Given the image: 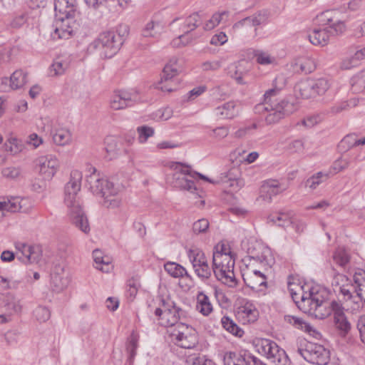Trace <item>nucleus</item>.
<instances>
[{
  "mask_svg": "<svg viewBox=\"0 0 365 365\" xmlns=\"http://www.w3.org/2000/svg\"><path fill=\"white\" fill-rule=\"evenodd\" d=\"M123 39L120 34L113 31L101 33L98 37L89 45L91 51H96L105 58L113 57L120 49Z\"/></svg>",
  "mask_w": 365,
  "mask_h": 365,
  "instance_id": "0eeeda50",
  "label": "nucleus"
},
{
  "mask_svg": "<svg viewBox=\"0 0 365 365\" xmlns=\"http://www.w3.org/2000/svg\"><path fill=\"white\" fill-rule=\"evenodd\" d=\"M34 316L38 322L43 323L50 319L51 312L46 307L39 306L34 311Z\"/></svg>",
  "mask_w": 365,
  "mask_h": 365,
  "instance_id": "3c124183",
  "label": "nucleus"
},
{
  "mask_svg": "<svg viewBox=\"0 0 365 365\" xmlns=\"http://www.w3.org/2000/svg\"><path fill=\"white\" fill-rule=\"evenodd\" d=\"M359 64V60L355 58L354 54L352 56L344 58L340 65V67L343 70H349L352 68L356 67Z\"/></svg>",
  "mask_w": 365,
  "mask_h": 365,
  "instance_id": "680f3d73",
  "label": "nucleus"
},
{
  "mask_svg": "<svg viewBox=\"0 0 365 365\" xmlns=\"http://www.w3.org/2000/svg\"><path fill=\"white\" fill-rule=\"evenodd\" d=\"M356 327L359 331L361 339L365 344V314H361L359 317Z\"/></svg>",
  "mask_w": 365,
  "mask_h": 365,
  "instance_id": "338daca9",
  "label": "nucleus"
},
{
  "mask_svg": "<svg viewBox=\"0 0 365 365\" xmlns=\"http://www.w3.org/2000/svg\"><path fill=\"white\" fill-rule=\"evenodd\" d=\"M58 158L52 155L40 156L35 160V168L43 180H50L59 168Z\"/></svg>",
  "mask_w": 365,
  "mask_h": 365,
  "instance_id": "dca6fc26",
  "label": "nucleus"
},
{
  "mask_svg": "<svg viewBox=\"0 0 365 365\" xmlns=\"http://www.w3.org/2000/svg\"><path fill=\"white\" fill-rule=\"evenodd\" d=\"M173 183L175 187H179L190 192L195 190L194 182L188 180L186 177H182L181 180L179 182H173Z\"/></svg>",
  "mask_w": 365,
  "mask_h": 365,
  "instance_id": "e2e57ef3",
  "label": "nucleus"
},
{
  "mask_svg": "<svg viewBox=\"0 0 365 365\" xmlns=\"http://www.w3.org/2000/svg\"><path fill=\"white\" fill-rule=\"evenodd\" d=\"M288 289L293 301L303 312L314 317H322L327 314L324 307L327 305L324 291H314V289H312L309 293L297 292V290L292 288L290 281L288 282Z\"/></svg>",
  "mask_w": 365,
  "mask_h": 365,
  "instance_id": "39448f33",
  "label": "nucleus"
},
{
  "mask_svg": "<svg viewBox=\"0 0 365 365\" xmlns=\"http://www.w3.org/2000/svg\"><path fill=\"white\" fill-rule=\"evenodd\" d=\"M82 173L74 170L71 171L69 181L65 186L64 203L68 209L70 222L85 234L89 233L91 228L87 216L83 210L78 193L81 190Z\"/></svg>",
  "mask_w": 365,
  "mask_h": 365,
  "instance_id": "f257e3e1",
  "label": "nucleus"
},
{
  "mask_svg": "<svg viewBox=\"0 0 365 365\" xmlns=\"http://www.w3.org/2000/svg\"><path fill=\"white\" fill-rule=\"evenodd\" d=\"M222 327L230 334L241 337L244 334V331L229 317L224 316L221 319Z\"/></svg>",
  "mask_w": 365,
  "mask_h": 365,
  "instance_id": "37998d69",
  "label": "nucleus"
},
{
  "mask_svg": "<svg viewBox=\"0 0 365 365\" xmlns=\"http://www.w3.org/2000/svg\"><path fill=\"white\" fill-rule=\"evenodd\" d=\"M286 190L282 187L281 184L275 180H269L262 184L260 188V197L266 202H271L273 196H275Z\"/></svg>",
  "mask_w": 365,
  "mask_h": 365,
  "instance_id": "bb28decb",
  "label": "nucleus"
},
{
  "mask_svg": "<svg viewBox=\"0 0 365 365\" xmlns=\"http://www.w3.org/2000/svg\"><path fill=\"white\" fill-rule=\"evenodd\" d=\"M27 75L22 70H16L10 77V86L12 89H19L26 83Z\"/></svg>",
  "mask_w": 365,
  "mask_h": 365,
  "instance_id": "c03bdc74",
  "label": "nucleus"
},
{
  "mask_svg": "<svg viewBox=\"0 0 365 365\" xmlns=\"http://www.w3.org/2000/svg\"><path fill=\"white\" fill-rule=\"evenodd\" d=\"M255 57L258 63L261 65L272 64L275 61V58L271 56L268 53L257 51L255 53Z\"/></svg>",
  "mask_w": 365,
  "mask_h": 365,
  "instance_id": "5fc2aeb1",
  "label": "nucleus"
},
{
  "mask_svg": "<svg viewBox=\"0 0 365 365\" xmlns=\"http://www.w3.org/2000/svg\"><path fill=\"white\" fill-rule=\"evenodd\" d=\"M268 220L280 227H287L293 222V217L290 213L282 212L271 214Z\"/></svg>",
  "mask_w": 365,
  "mask_h": 365,
  "instance_id": "ea45409f",
  "label": "nucleus"
},
{
  "mask_svg": "<svg viewBox=\"0 0 365 365\" xmlns=\"http://www.w3.org/2000/svg\"><path fill=\"white\" fill-rule=\"evenodd\" d=\"M190 365H216L212 360L204 359L200 356H192L189 358L188 361Z\"/></svg>",
  "mask_w": 365,
  "mask_h": 365,
  "instance_id": "774afa93",
  "label": "nucleus"
},
{
  "mask_svg": "<svg viewBox=\"0 0 365 365\" xmlns=\"http://www.w3.org/2000/svg\"><path fill=\"white\" fill-rule=\"evenodd\" d=\"M201 21V18L198 13L195 12L190 14L183 21L182 31L184 34L180 35L178 38L173 41L174 46H180L181 44L185 46L192 39L188 36V34L195 30Z\"/></svg>",
  "mask_w": 365,
  "mask_h": 365,
  "instance_id": "412c9836",
  "label": "nucleus"
},
{
  "mask_svg": "<svg viewBox=\"0 0 365 365\" xmlns=\"http://www.w3.org/2000/svg\"><path fill=\"white\" fill-rule=\"evenodd\" d=\"M1 174L6 178L16 179L20 175L21 170L19 168L7 167L2 170Z\"/></svg>",
  "mask_w": 365,
  "mask_h": 365,
  "instance_id": "0e129e2a",
  "label": "nucleus"
},
{
  "mask_svg": "<svg viewBox=\"0 0 365 365\" xmlns=\"http://www.w3.org/2000/svg\"><path fill=\"white\" fill-rule=\"evenodd\" d=\"M173 171V179L175 182H179L181 180L182 177L190 176L191 178H195V176H199L201 179L207 180L210 182H213L211 180H210L206 176L198 173L197 172H194L191 170V167L187 165L182 164L181 163L175 162L173 163L170 167Z\"/></svg>",
  "mask_w": 365,
  "mask_h": 365,
  "instance_id": "a878e982",
  "label": "nucleus"
},
{
  "mask_svg": "<svg viewBox=\"0 0 365 365\" xmlns=\"http://www.w3.org/2000/svg\"><path fill=\"white\" fill-rule=\"evenodd\" d=\"M48 123V131L52 135L53 143L59 146H66L72 142V133L66 127L57 125L53 120L46 119Z\"/></svg>",
  "mask_w": 365,
  "mask_h": 365,
  "instance_id": "6ab92c4d",
  "label": "nucleus"
},
{
  "mask_svg": "<svg viewBox=\"0 0 365 365\" xmlns=\"http://www.w3.org/2000/svg\"><path fill=\"white\" fill-rule=\"evenodd\" d=\"M334 10H327L317 16V21L321 27H328L332 33L342 34L345 25L337 16Z\"/></svg>",
  "mask_w": 365,
  "mask_h": 365,
  "instance_id": "a211bd4d",
  "label": "nucleus"
},
{
  "mask_svg": "<svg viewBox=\"0 0 365 365\" xmlns=\"http://www.w3.org/2000/svg\"><path fill=\"white\" fill-rule=\"evenodd\" d=\"M234 266L235 258L230 248L225 244H217L212 255V272L217 280L230 287L237 285Z\"/></svg>",
  "mask_w": 365,
  "mask_h": 365,
  "instance_id": "20e7f679",
  "label": "nucleus"
},
{
  "mask_svg": "<svg viewBox=\"0 0 365 365\" xmlns=\"http://www.w3.org/2000/svg\"><path fill=\"white\" fill-rule=\"evenodd\" d=\"M247 61L245 60L239 61L230 64L227 68L228 75L234 78L238 83L242 84L243 76L247 73Z\"/></svg>",
  "mask_w": 365,
  "mask_h": 365,
  "instance_id": "7c9ffc66",
  "label": "nucleus"
},
{
  "mask_svg": "<svg viewBox=\"0 0 365 365\" xmlns=\"http://www.w3.org/2000/svg\"><path fill=\"white\" fill-rule=\"evenodd\" d=\"M188 257L192 263L196 275L201 279H209L212 272L208 264V260L202 250L198 248L190 249L188 252Z\"/></svg>",
  "mask_w": 365,
  "mask_h": 365,
  "instance_id": "ddd939ff",
  "label": "nucleus"
},
{
  "mask_svg": "<svg viewBox=\"0 0 365 365\" xmlns=\"http://www.w3.org/2000/svg\"><path fill=\"white\" fill-rule=\"evenodd\" d=\"M227 11H222L221 13H216L213 14L212 18L205 23L204 29L205 30H211L214 29L221 22V21L223 19V16H227Z\"/></svg>",
  "mask_w": 365,
  "mask_h": 365,
  "instance_id": "603ef678",
  "label": "nucleus"
},
{
  "mask_svg": "<svg viewBox=\"0 0 365 365\" xmlns=\"http://www.w3.org/2000/svg\"><path fill=\"white\" fill-rule=\"evenodd\" d=\"M295 88L304 98H309L316 96L312 80L301 81L296 86Z\"/></svg>",
  "mask_w": 365,
  "mask_h": 365,
  "instance_id": "79ce46f5",
  "label": "nucleus"
},
{
  "mask_svg": "<svg viewBox=\"0 0 365 365\" xmlns=\"http://www.w3.org/2000/svg\"><path fill=\"white\" fill-rule=\"evenodd\" d=\"M178 59L173 58L165 66L157 88L164 92H172L176 89L175 77L178 75Z\"/></svg>",
  "mask_w": 365,
  "mask_h": 365,
  "instance_id": "4468645a",
  "label": "nucleus"
},
{
  "mask_svg": "<svg viewBox=\"0 0 365 365\" xmlns=\"http://www.w3.org/2000/svg\"><path fill=\"white\" fill-rule=\"evenodd\" d=\"M30 209V201L28 198L11 197L0 201V219L4 217V212H15L20 211L27 212Z\"/></svg>",
  "mask_w": 365,
  "mask_h": 365,
  "instance_id": "aec40b11",
  "label": "nucleus"
},
{
  "mask_svg": "<svg viewBox=\"0 0 365 365\" xmlns=\"http://www.w3.org/2000/svg\"><path fill=\"white\" fill-rule=\"evenodd\" d=\"M138 141L140 143H145L148 138L153 136L154 134L153 128L148 126H140L138 129Z\"/></svg>",
  "mask_w": 365,
  "mask_h": 365,
  "instance_id": "4d7b16f0",
  "label": "nucleus"
},
{
  "mask_svg": "<svg viewBox=\"0 0 365 365\" xmlns=\"http://www.w3.org/2000/svg\"><path fill=\"white\" fill-rule=\"evenodd\" d=\"M69 278L66 274L59 273L51 274V287L53 290L60 292L64 290L69 284Z\"/></svg>",
  "mask_w": 365,
  "mask_h": 365,
  "instance_id": "e433bc0d",
  "label": "nucleus"
},
{
  "mask_svg": "<svg viewBox=\"0 0 365 365\" xmlns=\"http://www.w3.org/2000/svg\"><path fill=\"white\" fill-rule=\"evenodd\" d=\"M235 316L244 324L253 323L258 318V311L251 302H245L237 308Z\"/></svg>",
  "mask_w": 365,
  "mask_h": 365,
  "instance_id": "b1692460",
  "label": "nucleus"
},
{
  "mask_svg": "<svg viewBox=\"0 0 365 365\" xmlns=\"http://www.w3.org/2000/svg\"><path fill=\"white\" fill-rule=\"evenodd\" d=\"M333 259L339 266L344 267L349 262V255L344 248L339 247L334 253Z\"/></svg>",
  "mask_w": 365,
  "mask_h": 365,
  "instance_id": "09e8293b",
  "label": "nucleus"
},
{
  "mask_svg": "<svg viewBox=\"0 0 365 365\" xmlns=\"http://www.w3.org/2000/svg\"><path fill=\"white\" fill-rule=\"evenodd\" d=\"M338 33H332L328 27H319L314 29L308 38L311 43L316 46H326L331 36L339 35Z\"/></svg>",
  "mask_w": 365,
  "mask_h": 365,
  "instance_id": "c85d7f7f",
  "label": "nucleus"
},
{
  "mask_svg": "<svg viewBox=\"0 0 365 365\" xmlns=\"http://www.w3.org/2000/svg\"><path fill=\"white\" fill-rule=\"evenodd\" d=\"M304 149V143L302 140H292L287 145V150L290 153H301Z\"/></svg>",
  "mask_w": 365,
  "mask_h": 365,
  "instance_id": "6e6d98bb",
  "label": "nucleus"
},
{
  "mask_svg": "<svg viewBox=\"0 0 365 365\" xmlns=\"http://www.w3.org/2000/svg\"><path fill=\"white\" fill-rule=\"evenodd\" d=\"M331 286L334 292L341 294L345 299H350L352 297V293L356 291L351 279L339 273L334 274Z\"/></svg>",
  "mask_w": 365,
  "mask_h": 365,
  "instance_id": "4be33fe9",
  "label": "nucleus"
},
{
  "mask_svg": "<svg viewBox=\"0 0 365 365\" xmlns=\"http://www.w3.org/2000/svg\"><path fill=\"white\" fill-rule=\"evenodd\" d=\"M312 83L314 85V92L316 95L324 94L331 86V81L326 77H322L316 80H312Z\"/></svg>",
  "mask_w": 365,
  "mask_h": 365,
  "instance_id": "a18cd8bd",
  "label": "nucleus"
},
{
  "mask_svg": "<svg viewBox=\"0 0 365 365\" xmlns=\"http://www.w3.org/2000/svg\"><path fill=\"white\" fill-rule=\"evenodd\" d=\"M257 128V124L255 123L242 127L235 133V137L238 138L245 137L247 135L252 134Z\"/></svg>",
  "mask_w": 365,
  "mask_h": 365,
  "instance_id": "bf43d9fd",
  "label": "nucleus"
},
{
  "mask_svg": "<svg viewBox=\"0 0 365 365\" xmlns=\"http://www.w3.org/2000/svg\"><path fill=\"white\" fill-rule=\"evenodd\" d=\"M257 351L267 357L275 365H290V360L285 351L281 349L276 342L262 339L256 344Z\"/></svg>",
  "mask_w": 365,
  "mask_h": 365,
  "instance_id": "1a4fd4ad",
  "label": "nucleus"
},
{
  "mask_svg": "<svg viewBox=\"0 0 365 365\" xmlns=\"http://www.w3.org/2000/svg\"><path fill=\"white\" fill-rule=\"evenodd\" d=\"M209 228V222L206 219H200L195 222L192 225V230L195 234L205 233Z\"/></svg>",
  "mask_w": 365,
  "mask_h": 365,
  "instance_id": "13d9d810",
  "label": "nucleus"
},
{
  "mask_svg": "<svg viewBox=\"0 0 365 365\" xmlns=\"http://www.w3.org/2000/svg\"><path fill=\"white\" fill-rule=\"evenodd\" d=\"M154 313L160 325L171 328H175L184 316L182 309L170 299H162L160 306L155 309Z\"/></svg>",
  "mask_w": 365,
  "mask_h": 365,
  "instance_id": "6e6552de",
  "label": "nucleus"
},
{
  "mask_svg": "<svg viewBox=\"0 0 365 365\" xmlns=\"http://www.w3.org/2000/svg\"><path fill=\"white\" fill-rule=\"evenodd\" d=\"M76 6V0H55L54 9L56 12L62 14L59 17V22L56 21V28L53 34L54 38H68L73 32L75 22L72 20Z\"/></svg>",
  "mask_w": 365,
  "mask_h": 365,
  "instance_id": "423d86ee",
  "label": "nucleus"
},
{
  "mask_svg": "<svg viewBox=\"0 0 365 365\" xmlns=\"http://www.w3.org/2000/svg\"><path fill=\"white\" fill-rule=\"evenodd\" d=\"M242 249L250 259L256 260L264 265L271 266L274 262L271 250L254 239L242 241Z\"/></svg>",
  "mask_w": 365,
  "mask_h": 365,
  "instance_id": "9d476101",
  "label": "nucleus"
},
{
  "mask_svg": "<svg viewBox=\"0 0 365 365\" xmlns=\"http://www.w3.org/2000/svg\"><path fill=\"white\" fill-rule=\"evenodd\" d=\"M284 320L287 324H289L296 329H301L309 334L315 332L314 329L309 324L304 322L302 318L293 315H284Z\"/></svg>",
  "mask_w": 365,
  "mask_h": 365,
  "instance_id": "f704fd0d",
  "label": "nucleus"
},
{
  "mask_svg": "<svg viewBox=\"0 0 365 365\" xmlns=\"http://www.w3.org/2000/svg\"><path fill=\"white\" fill-rule=\"evenodd\" d=\"M196 309L203 316H209L213 311V306L210 297L203 292L197 295Z\"/></svg>",
  "mask_w": 365,
  "mask_h": 365,
  "instance_id": "72a5a7b5",
  "label": "nucleus"
},
{
  "mask_svg": "<svg viewBox=\"0 0 365 365\" xmlns=\"http://www.w3.org/2000/svg\"><path fill=\"white\" fill-rule=\"evenodd\" d=\"M4 307L9 314H19L22 310V306L19 299L14 295L8 294L4 300Z\"/></svg>",
  "mask_w": 365,
  "mask_h": 365,
  "instance_id": "58836bf2",
  "label": "nucleus"
},
{
  "mask_svg": "<svg viewBox=\"0 0 365 365\" xmlns=\"http://www.w3.org/2000/svg\"><path fill=\"white\" fill-rule=\"evenodd\" d=\"M86 175V186L94 195L103 197V205L109 209L118 207L122 201L120 187L101 177L96 168L90 167Z\"/></svg>",
  "mask_w": 365,
  "mask_h": 365,
  "instance_id": "7ed1b4c3",
  "label": "nucleus"
},
{
  "mask_svg": "<svg viewBox=\"0 0 365 365\" xmlns=\"http://www.w3.org/2000/svg\"><path fill=\"white\" fill-rule=\"evenodd\" d=\"M70 60L67 56H58L56 58L49 68V75L51 76L63 75L68 68Z\"/></svg>",
  "mask_w": 365,
  "mask_h": 365,
  "instance_id": "2f4dec72",
  "label": "nucleus"
},
{
  "mask_svg": "<svg viewBox=\"0 0 365 365\" xmlns=\"http://www.w3.org/2000/svg\"><path fill=\"white\" fill-rule=\"evenodd\" d=\"M316 68L314 60L311 57H302L296 60L294 69L304 73H312Z\"/></svg>",
  "mask_w": 365,
  "mask_h": 365,
  "instance_id": "c9c22d12",
  "label": "nucleus"
},
{
  "mask_svg": "<svg viewBox=\"0 0 365 365\" xmlns=\"http://www.w3.org/2000/svg\"><path fill=\"white\" fill-rule=\"evenodd\" d=\"M280 90L274 88L267 91L263 102L255 106V113L265 115V121L268 124L276 123L282 118L294 113L297 106L294 101L285 99L279 100L277 97Z\"/></svg>",
  "mask_w": 365,
  "mask_h": 365,
  "instance_id": "f03ea898",
  "label": "nucleus"
},
{
  "mask_svg": "<svg viewBox=\"0 0 365 365\" xmlns=\"http://www.w3.org/2000/svg\"><path fill=\"white\" fill-rule=\"evenodd\" d=\"M242 278L245 284L252 289L258 290L260 287L266 286L267 284V277L263 273L248 267L243 272Z\"/></svg>",
  "mask_w": 365,
  "mask_h": 365,
  "instance_id": "393cba45",
  "label": "nucleus"
},
{
  "mask_svg": "<svg viewBox=\"0 0 365 365\" xmlns=\"http://www.w3.org/2000/svg\"><path fill=\"white\" fill-rule=\"evenodd\" d=\"M238 169L232 168L224 176L221 178V181L224 184H227L229 187H238Z\"/></svg>",
  "mask_w": 365,
  "mask_h": 365,
  "instance_id": "de8ad7c7",
  "label": "nucleus"
},
{
  "mask_svg": "<svg viewBox=\"0 0 365 365\" xmlns=\"http://www.w3.org/2000/svg\"><path fill=\"white\" fill-rule=\"evenodd\" d=\"M139 101L138 93L134 91H115L109 101L110 108L114 110L125 109Z\"/></svg>",
  "mask_w": 365,
  "mask_h": 365,
  "instance_id": "f3484780",
  "label": "nucleus"
},
{
  "mask_svg": "<svg viewBox=\"0 0 365 365\" xmlns=\"http://www.w3.org/2000/svg\"><path fill=\"white\" fill-rule=\"evenodd\" d=\"M297 352L307 361L317 364L326 365L329 361V352L323 346L308 342L304 349L299 348Z\"/></svg>",
  "mask_w": 365,
  "mask_h": 365,
  "instance_id": "f8f14e48",
  "label": "nucleus"
},
{
  "mask_svg": "<svg viewBox=\"0 0 365 365\" xmlns=\"http://www.w3.org/2000/svg\"><path fill=\"white\" fill-rule=\"evenodd\" d=\"M356 146V136L354 134L346 135L340 142L339 147L344 150Z\"/></svg>",
  "mask_w": 365,
  "mask_h": 365,
  "instance_id": "052dcab7",
  "label": "nucleus"
},
{
  "mask_svg": "<svg viewBox=\"0 0 365 365\" xmlns=\"http://www.w3.org/2000/svg\"><path fill=\"white\" fill-rule=\"evenodd\" d=\"M329 178V173L318 172L308 178L305 182V186L312 190L316 189L322 182Z\"/></svg>",
  "mask_w": 365,
  "mask_h": 365,
  "instance_id": "49530a36",
  "label": "nucleus"
},
{
  "mask_svg": "<svg viewBox=\"0 0 365 365\" xmlns=\"http://www.w3.org/2000/svg\"><path fill=\"white\" fill-rule=\"evenodd\" d=\"M164 269L168 272V274H169L173 277L179 278L183 277L185 276L190 277V275L187 272L185 268L176 262H166L164 264Z\"/></svg>",
  "mask_w": 365,
  "mask_h": 365,
  "instance_id": "4c0bfd02",
  "label": "nucleus"
},
{
  "mask_svg": "<svg viewBox=\"0 0 365 365\" xmlns=\"http://www.w3.org/2000/svg\"><path fill=\"white\" fill-rule=\"evenodd\" d=\"M18 252L17 259L23 263L37 262L40 259V250L36 246H32L24 243H19L16 245Z\"/></svg>",
  "mask_w": 365,
  "mask_h": 365,
  "instance_id": "5701e85b",
  "label": "nucleus"
},
{
  "mask_svg": "<svg viewBox=\"0 0 365 365\" xmlns=\"http://www.w3.org/2000/svg\"><path fill=\"white\" fill-rule=\"evenodd\" d=\"M252 355L250 354L242 355H237L234 352L226 353L224 356L225 365H252L251 361Z\"/></svg>",
  "mask_w": 365,
  "mask_h": 365,
  "instance_id": "473e14b6",
  "label": "nucleus"
},
{
  "mask_svg": "<svg viewBox=\"0 0 365 365\" xmlns=\"http://www.w3.org/2000/svg\"><path fill=\"white\" fill-rule=\"evenodd\" d=\"M267 20V15L266 12H258L252 16L246 17L237 22H236L233 28L239 29L241 28L255 27V35L257 34V26L266 24Z\"/></svg>",
  "mask_w": 365,
  "mask_h": 365,
  "instance_id": "cd10ccee",
  "label": "nucleus"
},
{
  "mask_svg": "<svg viewBox=\"0 0 365 365\" xmlns=\"http://www.w3.org/2000/svg\"><path fill=\"white\" fill-rule=\"evenodd\" d=\"M163 30V26L158 21H150L148 22L142 30L143 37L156 38Z\"/></svg>",
  "mask_w": 365,
  "mask_h": 365,
  "instance_id": "a19ab883",
  "label": "nucleus"
},
{
  "mask_svg": "<svg viewBox=\"0 0 365 365\" xmlns=\"http://www.w3.org/2000/svg\"><path fill=\"white\" fill-rule=\"evenodd\" d=\"M214 113L220 119H232L239 114L237 104L232 101L218 106L215 108Z\"/></svg>",
  "mask_w": 365,
  "mask_h": 365,
  "instance_id": "c756f323",
  "label": "nucleus"
},
{
  "mask_svg": "<svg viewBox=\"0 0 365 365\" xmlns=\"http://www.w3.org/2000/svg\"><path fill=\"white\" fill-rule=\"evenodd\" d=\"M229 134V129L225 126H220L211 130L210 135L217 139H223Z\"/></svg>",
  "mask_w": 365,
  "mask_h": 365,
  "instance_id": "69168bd1",
  "label": "nucleus"
},
{
  "mask_svg": "<svg viewBox=\"0 0 365 365\" xmlns=\"http://www.w3.org/2000/svg\"><path fill=\"white\" fill-rule=\"evenodd\" d=\"M138 348V339L132 335L126 346V350L128 354V361L132 364L136 355V349Z\"/></svg>",
  "mask_w": 365,
  "mask_h": 365,
  "instance_id": "8fccbe9b",
  "label": "nucleus"
},
{
  "mask_svg": "<svg viewBox=\"0 0 365 365\" xmlns=\"http://www.w3.org/2000/svg\"><path fill=\"white\" fill-rule=\"evenodd\" d=\"M170 336L177 346L184 349H192L197 343L195 330L184 323H180L173 328Z\"/></svg>",
  "mask_w": 365,
  "mask_h": 365,
  "instance_id": "9b49d317",
  "label": "nucleus"
},
{
  "mask_svg": "<svg viewBox=\"0 0 365 365\" xmlns=\"http://www.w3.org/2000/svg\"><path fill=\"white\" fill-rule=\"evenodd\" d=\"M225 61L223 58L218 60L207 61L202 63L201 68L203 71H215L220 69L222 62Z\"/></svg>",
  "mask_w": 365,
  "mask_h": 365,
  "instance_id": "864d4df0",
  "label": "nucleus"
},
{
  "mask_svg": "<svg viewBox=\"0 0 365 365\" xmlns=\"http://www.w3.org/2000/svg\"><path fill=\"white\" fill-rule=\"evenodd\" d=\"M325 302L327 304L324 307L325 310L328 312L327 315L322 317H316L317 319H324L329 316L331 313L334 314V323L336 328L341 331L346 333L351 329V324L348 322L344 312L342 304L335 300L329 301L325 297Z\"/></svg>",
  "mask_w": 365,
  "mask_h": 365,
  "instance_id": "2eb2a0df",
  "label": "nucleus"
}]
</instances>
